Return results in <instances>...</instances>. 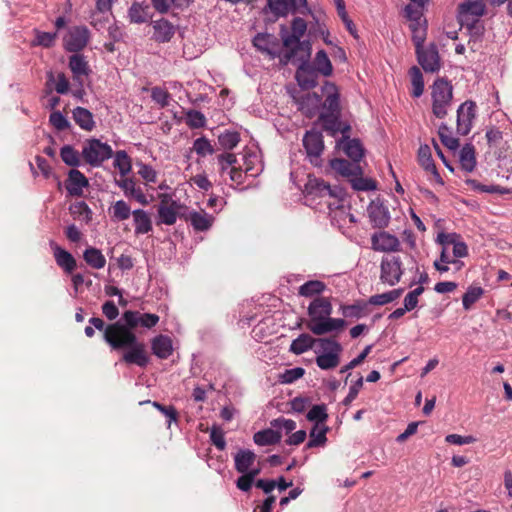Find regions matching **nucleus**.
I'll return each instance as SVG.
<instances>
[{
  "label": "nucleus",
  "instance_id": "obj_1",
  "mask_svg": "<svg viewBox=\"0 0 512 512\" xmlns=\"http://www.w3.org/2000/svg\"><path fill=\"white\" fill-rule=\"evenodd\" d=\"M103 337L113 350L127 349L121 359L126 364H136L139 367L148 365L149 356L145 344L138 341L134 331L118 326H107Z\"/></svg>",
  "mask_w": 512,
  "mask_h": 512
},
{
  "label": "nucleus",
  "instance_id": "obj_2",
  "mask_svg": "<svg viewBox=\"0 0 512 512\" xmlns=\"http://www.w3.org/2000/svg\"><path fill=\"white\" fill-rule=\"evenodd\" d=\"M332 303L328 297H315L309 304L307 328L317 336L334 331H342L346 321L342 318H332Z\"/></svg>",
  "mask_w": 512,
  "mask_h": 512
},
{
  "label": "nucleus",
  "instance_id": "obj_3",
  "mask_svg": "<svg viewBox=\"0 0 512 512\" xmlns=\"http://www.w3.org/2000/svg\"><path fill=\"white\" fill-rule=\"evenodd\" d=\"M292 33L288 34L285 28H282L281 38L283 47L286 49L280 55V62L284 65L294 60L298 53L303 52V58L311 56L312 46L309 40L301 41L307 30V24L302 18H294L291 25Z\"/></svg>",
  "mask_w": 512,
  "mask_h": 512
},
{
  "label": "nucleus",
  "instance_id": "obj_4",
  "mask_svg": "<svg viewBox=\"0 0 512 512\" xmlns=\"http://www.w3.org/2000/svg\"><path fill=\"white\" fill-rule=\"evenodd\" d=\"M432 112L437 118H444L448 113L453 98L452 85L443 78H438L432 86Z\"/></svg>",
  "mask_w": 512,
  "mask_h": 512
},
{
  "label": "nucleus",
  "instance_id": "obj_5",
  "mask_svg": "<svg viewBox=\"0 0 512 512\" xmlns=\"http://www.w3.org/2000/svg\"><path fill=\"white\" fill-rule=\"evenodd\" d=\"M321 354L316 357V364L322 370L336 368L340 363L342 345L334 338H318Z\"/></svg>",
  "mask_w": 512,
  "mask_h": 512
},
{
  "label": "nucleus",
  "instance_id": "obj_6",
  "mask_svg": "<svg viewBox=\"0 0 512 512\" xmlns=\"http://www.w3.org/2000/svg\"><path fill=\"white\" fill-rule=\"evenodd\" d=\"M112 155L113 150L111 146L102 143L98 139L87 140L83 145L81 153L84 161L93 167L100 166L104 161L110 159Z\"/></svg>",
  "mask_w": 512,
  "mask_h": 512
},
{
  "label": "nucleus",
  "instance_id": "obj_7",
  "mask_svg": "<svg viewBox=\"0 0 512 512\" xmlns=\"http://www.w3.org/2000/svg\"><path fill=\"white\" fill-rule=\"evenodd\" d=\"M121 321H117L108 326L122 327L128 331H133L139 325L145 328H153L159 322V316L152 313H141L139 311L127 310L122 314Z\"/></svg>",
  "mask_w": 512,
  "mask_h": 512
},
{
  "label": "nucleus",
  "instance_id": "obj_8",
  "mask_svg": "<svg viewBox=\"0 0 512 512\" xmlns=\"http://www.w3.org/2000/svg\"><path fill=\"white\" fill-rule=\"evenodd\" d=\"M305 193L312 197H333L340 199L343 196V190L338 186H331L325 180L309 175L305 184Z\"/></svg>",
  "mask_w": 512,
  "mask_h": 512
},
{
  "label": "nucleus",
  "instance_id": "obj_9",
  "mask_svg": "<svg viewBox=\"0 0 512 512\" xmlns=\"http://www.w3.org/2000/svg\"><path fill=\"white\" fill-rule=\"evenodd\" d=\"M380 270V280L382 283L390 286L396 285L403 275L401 258L394 255L383 257Z\"/></svg>",
  "mask_w": 512,
  "mask_h": 512
},
{
  "label": "nucleus",
  "instance_id": "obj_10",
  "mask_svg": "<svg viewBox=\"0 0 512 512\" xmlns=\"http://www.w3.org/2000/svg\"><path fill=\"white\" fill-rule=\"evenodd\" d=\"M302 142L310 162L314 166H320L322 163L321 155L324 151L322 133L315 129L309 130L305 133Z\"/></svg>",
  "mask_w": 512,
  "mask_h": 512
},
{
  "label": "nucleus",
  "instance_id": "obj_11",
  "mask_svg": "<svg viewBox=\"0 0 512 512\" xmlns=\"http://www.w3.org/2000/svg\"><path fill=\"white\" fill-rule=\"evenodd\" d=\"M310 56L303 58V52L298 53V56L291 62H299L298 69L296 71V80L300 87L304 89H311L318 84V73L312 68L309 62Z\"/></svg>",
  "mask_w": 512,
  "mask_h": 512
},
{
  "label": "nucleus",
  "instance_id": "obj_12",
  "mask_svg": "<svg viewBox=\"0 0 512 512\" xmlns=\"http://www.w3.org/2000/svg\"><path fill=\"white\" fill-rule=\"evenodd\" d=\"M485 0H465L458 7V21L461 26H469L485 13Z\"/></svg>",
  "mask_w": 512,
  "mask_h": 512
},
{
  "label": "nucleus",
  "instance_id": "obj_13",
  "mask_svg": "<svg viewBox=\"0 0 512 512\" xmlns=\"http://www.w3.org/2000/svg\"><path fill=\"white\" fill-rule=\"evenodd\" d=\"M476 118V104L473 101H465L457 110V133L466 136L470 133L473 121Z\"/></svg>",
  "mask_w": 512,
  "mask_h": 512
},
{
  "label": "nucleus",
  "instance_id": "obj_14",
  "mask_svg": "<svg viewBox=\"0 0 512 512\" xmlns=\"http://www.w3.org/2000/svg\"><path fill=\"white\" fill-rule=\"evenodd\" d=\"M270 11L277 17H284L289 12L304 14L307 10V0H267Z\"/></svg>",
  "mask_w": 512,
  "mask_h": 512
},
{
  "label": "nucleus",
  "instance_id": "obj_15",
  "mask_svg": "<svg viewBox=\"0 0 512 512\" xmlns=\"http://www.w3.org/2000/svg\"><path fill=\"white\" fill-rule=\"evenodd\" d=\"M418 63L425 72L434 73L440 70L441 62L437 46L430 44L427 48H423L416 52Z\"/></svg>",
  "mask_w": 512,
  "mask_h": 512
},
{
  "label": "nucleus",
  "instance_id": "obj_16",
  "mask_svg": "<svg viewBox=\"0 0 512 512\" xmlns=\"http://www.w3.org/2000/svg\"><path fill=\"white\" fill-rule=\"evenodd\" d=\"M339 118L340 113H321L319 116L323 129L331 136L341 133L343 138H348L351 128L349 125L342 123Z\"/></svg>",
  "mask_w": 512,
  "mask_h": 512
},
{
  "label": "nucleus",
  "instance_id": "obj_17",
  "mask_svg": "<svg viewBox=\"0 0 512 512\" xmlns=\"http://www.w3.org/2000/svg\"><path fill=\"white\" fill-rule=\"evenodd\" d=\"M371 245L375 251L397 252L400 250L399 239L386 231L374 233L371 237Z\"/></svg>",
  "mask_w": 512,
  "mask_h": 512
},
{
  "label": "nucleus",
  "instance_id": "obj_18",
  "mask_svg": "<svg viewBox=\"0 0 512 512\" xmlns=\"http://www.w3.org/2000/svg\"><path fill=\"white\" fill-rule=\"evenodd\" d=\"M89 32L86 27L72 28L64 39L65 49L77 53L88 43Z\"/></svg>",
  "mask_w": 512,
  "mask_h": 512
},
{
  "label": "nucleus",
  "instance_id": "obj_19",
  "mask_svg": "<svg viewBox=\"0 0 512 512\" xmlns=\"http://www.w3.org/2000/svg\"><path fill=\"white\" fill-rule=\"evenodd\" d=\"M153 28L152 39L157 43H167L171 41L176 32V26L165 18L152 21Z\"/></svg>",
  "mask_w": 512,
  "mask_h": 512
},
{
  "label": "nucleus",
  "instance_id": "obj_20",
  "mask_svg": "<svg viewBox=\"0 0 512 512\" xmlns=\"http://www.w3.org/2000/svg\"><path fill=\"white\" fill-rule=\"evenodd\" d=\"M50 247L57 265L66 273L71 274L77 267L75 258L71 253L60 247L56 242L50 241Z\"/></svg>",
  "mask_w": 512,
  "mask_h": 512
},
{
  "label": "nucleus",
  "instance_id": "obj_21",
  "mask_svg": "<svg viewBox=\"0 0 512 512\" xmlns=\"http://www.w3.org/2000/svg\"><path fill=\"white\" fill-rule=\"evenodd\" d=\"M88 185V179L81 171L77 169L70 170L68 178L65 181V188L71 196H82L83 188Z\"/></svg>",
  "mask_w": 512,
  "mask_h": 512
},
{
  "label": "nucleus",
  "instance_id": "obj_22",
  "mask_svg": "<svg viewBox=\"0 0 512 512\" xmlns=\"http://www.w3.org/2000/svg\"><path fill=\"white\" fill-rule=\"evenodd\" d=\"M69 68L73 74V80L79 82L81 86L82 78L88 76L91 72L85 56L79 53H75L69 57Z\"/></svg>",
  "mask_w": 512,
  "mask_h": 512
},
{
  "label": "nucleus",
  "instance_id": "obj_23",
  "mask_svg": "<svg viewBox=\"0 0 512 512\" xmlns=\"http://www.w3.org/2000/svg\"><path fill=\"white\" fill-rule=\"evenodd\" d=\"M298 109L308 118L314 117L320 107L321 97L313 92L306 93L297 99Z\"/></svg>",
  "mask_w": 512,
  "mask_h": 512
},
{
  "label": "nucleus",
  "instance_id": "obj_24",
  "mask_svg": "<svg viewBox=\"0 0 512 512\" xmlns=\"http://www.w3.org/2000/svg\"><path fill=\"white\" fill-rule=\"evenodd\" d=\"M339 311L344 318L360 319L370 314L371 310L367 301L356 300L353 304L340 305Z\"/></svg>",
  "mask_w": 512,
  "mask_h": 512
},
{
  "label": "nucleus",
  "instance_id": "obj_25",
  "mask_svg": "<svg viewBox=\"0 0 512 512\" xmlns=\"http://www.w3.org/2000/svg\"><path fill=\"white\" fill-rule=\"evenodd\" d=\"M331 168L341 176L352 178L353 176L363 175L362 167L346 159L335 158L330 161Z\"/></svg>",
  "mask_w": 512,
  "mask_h": 512
},
{
  "label": "nucleus",
  "instance_id": "obj_26",
  "mask_svg": "<svg viewBox=\"0 0 512 512\" xmlns=\"http://www.w3.org/2000/svg\"><path fill=\"white\" fill-rule=\"evenodd\" d=\"M116 184L124 191L127 197L134 198L141 205L148 204L145 194L132 178L123 177L120 180H116Z\"/></svg>",
  "mask_w": 512,
  "mask_h": 512
},
{
  "label": "nucleus",
  "instance_id": "obj_27",
  "mask_svg": "<svg viewBox=\"0 0 512 512\" xmlns=\"http://www.w3.org/2000/svg\"><path fill=\"white\" fill-rule=\"evenodd\" d=\"M418 163L425 171L431 172L437 182L443 184L432 159L431 149L427 144L421 145L418 149Z\"/></svg>",
  "mask_w": 512,
  "mask_h": 512
},
{
  "label": "nucleus",
  "instance_id": "obj_28",
  "mask_svg": "<svg viewBox=\"0 0 512 512\" xmlns=\"http://www.w3.org/2000/svg\"><path fill=\"white\" fill-rule=\"evenodd\" d=\"M456 234H439L438 239L443 246L450 248L452 246L453 257L462 258L467 256L468 248L467 245L457 240Z\"/></svg>",
  "mask_w": 512,
  "mask_h": 512
},
{
  "label": "nucleus",
  "instance_id": "obj_29",
  "mask_svg": "<svg viewBox=\"0 0 512 512\" xmlns=\"http://www.w3.org/2000/svg\"><path fill=\"white\" fill-rule=\"evenodd\" d=\"M327 96L323 102V113H340V96L333 83H326Z\"/></svg>",
  "mask_w": 512,
  "mask_h": 512
},
{
  "label": "nucleus",
  "instance_id": "obj_30",
  "mask_svg": "<svg viewBox=\"0 0 512 512\" xmlns=\"http://www.w3.org/2000/svg\"><path fill=\"white\" fill-rule=\"evenodd\" d=\"M153 354L160 359H167L173 352L172 341L168 336L159 335L151 343Z\"/></svg>",
  "mask_w": 512,
  "mask_h": 512
},
{
  "label": "nucleus",
  "instance_id": "obj_31",
  "mask_svg": "<svg viewBox=\"0 0 512 512\" xmlns=\"http://www.w3.org/2000/svg\"><path fill=\"white\" fill-rule=\"evenodd\" d=\"M340 145L344 153L355 163L359 164V161L364 155V149L358 139L343 138Z\"/></svg>",
  "mask_w": 512,
  "mask_h": 512
},
{
  "label": "nucleus",
  "instance_id": "obj_32",
  "mask_svg": "<svg viewBox=\"0 0 512 512\" xmlns=\"http://www.w3.org/2000/svg\"><path fill=\"white\" fill-rule=\"evenodd\" d=\"M130 23L142 24L151 18L150 7L148 4L134 2L128 9L127 15Z\"/></svg>",
  "mask_w": 512,
  "mask_h": 512
},
{
  "label": "nucleus",
  "instance_id": "obj_33",
  "mask_svg": "<svg viewBox=\"0 0 512 512\" xmlns=\"http://www.w3.org/2000/svg\"><path fill=\"white\" fill-rule=\"evenodd\" d=\"M277 43V38L271 34L258 33L253 39V44L258 50L265 52L273 57L276 56L274 47L277 45Z\"/></svg>",
  "mask_w": 512,
  "mask_h": 512
},
{
  "label": "nucleus",
  "instance_id": "obj_34",
  "mask_svg": "<svg viewBox=\"0 0 512 512\" xmlns=\"http://www.w3.org/2000/svg\"><path fill=\"white\" fill-rule=\"evenodd\" d=\"M413 3L409 4L404 9L405 17L410 21L409 25H419L423 23V9L428 0H411Z\"/></svg>",
  "mask_w": 512,
  "mask_h": 512
},
{
  "label": "nucleus",
  "instance_id": "obj_35",
  "mask_svg": "<svg viewBox=\"0 0 512 512\" xmlns=\"http://www.w3.org/2000/svg\"><path fill=\"white\" fill-rule=\"evenodd\" d=\"M256 460V454L251 450L240 449L234 456L235 469L239 473L247 472Z\"/></svg>",
  "mask_w": 512,
  "mask_h": 512
},
{
  "label": "nucleus",
  "instance_id": "obj_36",
  "mask_svg": "<svg viewBox=\"0 0 512 512\" xmlns=\"http://www.w3.org/2000/svg\"><path fill=\"white\" fill-rule=\"evenodd\" d=\"M312 68L318 73L325 77L331 76L333 72L332 63L324 50H319L312 63Z\"/></svg>",
  "mask_w": 512,
  "mask_h": 512
},
{
  "label": "nucleus",
  "instance_id": "obj_37",
  "mask_svg": "<svg viewBox=\"0 0 512 512\" xmlns=\"http://www.w3.org/2000/svg\"><path fill=\"white\" fill-rule=\"evenodd\" d=\"M459 161L461 168L466 172H472L476 167L475 147L467 143L460 150Z\"/></svg>",
  "mask_w": 512,
  "mask_h": 512
},
{
  "label": "nucleus",
  "instance_id": "obj_38",
  "mask_svg": "<svg viewBox=\"0 0 512 512\" xmlns=\"http://www.w3.org/2000/svg\"><path fill=\"white\" fill-rule=\"evenodd\" d=\"M315 343L318 344V339L313 338L310 334L303 333L292 341L290 351L296 355H301L312 349Z\"/></svg>",
  "mask_w": 512,
  "mask_h": 512
},
{
  "label": "nucleus",
  "instance_id": "obj_39",
  "mask_svg": "<svg viewBox=\"0 0 512 512\" xmlns=\"http://www.w3.org/2000/svg\"><path fill=\"white\" fill-rule=\"evenodd\" d=\"M134 224H135V233L146 234L152 230V221L149 214L142 210L137 209L132 212Z\"/></svg>",
  "mask_w": 512,
  "mask_h": 512
},
{
  "label": "nucleus",
  "instance_id": "obj_40",
  "mask_svg": "<svg viewBox=\"0 0 512 512\" xmlns=\"http://www.w3.org/2000/svg\"><path fill=\"white\" fill-rule=\"evenodd\" d=\"M282 435L273 429H264L254 434L253 440L259 446L275 445L281 441Z\"/></svg>",
  "mask_w": 512,
  "mask_h": 512
},
{
  "label": "nucleus",
  "instance_id": "obj_41",
  "mask_svg": "<svg viewBox=\"0 0 512 512\" xmlns=\"http://www.w3.org/2000/svg\"><path fill=\"white\" fill-rule=\"evenodd\" d=\"M73 119L77 125L86 131H91L95 127L93 114L86 108L76 107L73 110Z\"/></svg>",
  "mask_w": 512,
  "mask_h": 512
},
{
  "label": "nucleus",
  "instance_id": "obj_42",
  "mask_svg": "<svg viewBox=\"0 0 512 512\" xmlns=\"http://www.w3.org/2000/svg\"><path fill=\"white\" fill-rule=\"evenodd\" d=\"M189 219L191 225L197 231L208 230L212 226L214 221V217L212 215L207 214L205 211L191 212L189 215Z\"/></svg>",
  "mask_w": 512,
  "mask_h": 512
},
{
  "label": "nucleus",
  "instance_id": "obj_43",
  "mask_svg": "<svg viewBox=\"0 0 512 512\" xmlns=\"http://www.w3.org/2000/svg\"><path fill=\"white\" fill-rule=\"evenodd\" d=\"M326 289V284L319 280H310L302 284L298 289V294L303 297H321L320 295Z\"/></svg>",
  "mask_w": 512,
  "mask_h": 512
},
{
  "label": "nucleus",
  "instance_id": "obj_44",
  "mask_svg": "<svg viewBox=\"0 0 512 512\" xmlns=\"http://www.w3.org/2000/svg\"><path fill=\"white\" fill-rule=\"evenodd\" d=\"M328 430H329V428L326 425L315 424L310 431V434H309L310 439H309L308 443L306 444V447L314 448V447L323 446L327 441L326 434H327Z\"/></svg>",
  "mask_w": 512,
  "mask_h": 512
},
{
  "label": "nucleus",
  "instance_id": "obj_45",
  "mask_svg": "<svg viewBox=\"0 0 512 512\" xmlns=\"http://www.w3.org/2000/svg\"><path fill=\"white\" fill-rule=\"evenodd\" d=\"M85 262L94 269H102L106 264L105 256L94 247L87 248L83 253Z\"/></svg>",
  "mask_w": 512,
  "mask_h": 512
},
{
  "label": "nucleus",
  "instance_id": "obj_46",
  "mask_svg": "<svg viewBox=\"0 0 512 512\" xmlns=\"http://www.w3.org/2000/svg\"><path fill=\"white\" fill-rule=\"evenodd\" d=\"M403 293V289H394L382 294H376L370 296V298L367 300L368 305H375V306H381L388 303H391L398 299L401 294Z\"/></svg>",
  "mask_w": 512,
  "mask_h": 512
},
{
  "label": "nucleus",
  "instance_id": "obj_47",
  "mask_svg": "<svg viewBox=\"0 0 512 512\" xmlns=\"http://www.w3.org/2000/svg\"><path fill=\"white\" fill-rule=\"evenodd\" d=\"M484 295V289L480 286H470L462 296L463 308L468 311Z\"/></svg>",
  "mask_w": 512,
  "mask_h": 512
},
{
  "label": "nucleus",
  "instance_id": "obj_48",
  "mask_svg": "<svg viewBox=\"0 0 512 512\" xmlns=\"http://www.w3.org/2000/svg\"><path fill=\"white\" fill-rule=\"evenodd\" d=\"M409 75L411 78V84H412V96L413 97H420L423 94L424 91V81H423V75L421 70L417 66H413L409 70Z\"/></svg>",
  "mask_w": 512,
  "mask_h": 512
},
{
  "label": "nucleus",
  "instance_id": "obj_49",
  "mask_svg": "<svg viewBox=\"0 0 512 512\" xmlns=\"http://www.w3.org/2000/svg\"><path fill=\"white\" fill-rule=\"evenodd\" d=\"M114 167L119 170L122 177H126L132 169L131 159L124 150H119L114 156Z\"/></svg>",
  "mask_w": 512,
  "mask_h": 512
},
{
  "label": "nucleus",
  "instance_id": "obj_50",
  "mask_svg": "<svg viewBox=\"0 0 512 512\" xmlns=\"http://www.w3.org/2000/svg\"><path fill=\"white\" fill-rule=\"evenodd\" d=\"M439 138L444 146L450 150H457L459 147V140L452 136L451 129L446 124H441L438 130Z\"/></svg>",
  "mask_w": 512,
  "mask_h": 512
},
{
  "label": "nucleus",
  "instance_id": "obj_51",
  "mask_svg": "<svg viewBox=\"0 0 512 512\" xmlns=\"http://www.w3.org/2000/svg\"><path fill=\"white\" fill-rule=\"evenodd\" d=\"M306 418L311 422H315V424L325 425V422L328 419L326 405L319 404L312 406L307 413Z\"/></svg>",
  "mask_w": 512,
  "mask_h": 512
},
{
  "label": "nucleus",
  "instance_id": "obj_52",
  "mask_svg": "<svg viewBox=\"0 0 512 512\" xmlns=\"http://www.w3.org/2000/svg\"><path fill=\"white\" fill-rule=\"evenodd\" d=\"M180 205L170 207H158V216L161 223L166 225H173L177 221L178 211Z\"/></svg>",
  "mask_w": 512,
  "mask_h": 512
},
{
  "label": "nucleus",
  "instance_id": "obj_53",
  "mask_svg": "<svg viewBox=\"0 0 512 512\" xmlns=\"http://www.w3.org/2000/svg\"><path fill=\"white\" fill-rule=\"evenodd\" d=\"M218 142L223 149L232 150L240 142V135L238 132L226 130L218 136Z\"/></svg>",
  "mask_w": 512,
  "mask_h": 512
},
{
  "label": "nucleus",
  "instance_id": "obj_54",
  "mask_svg": "<svg viewBox=\"0 0 512 512\" xmlns=\"http://www.w3.org/2000/svg\"><path fill=\"white\" fill-rule=\"evenodd\" d=\"M60 156L62 161L68 166L77 167L80 165V154L70 145H65L61 148Z\"/></svg>",
  "mask_w": 512,
  "mask_h": 512
},
{
  "label": "nucleus",
  "instance_id": "obj_55",
  "mask_svg": "<svg viewBox=\"0 0 512 512\" xmlns=\"http://www.w3.org/2000/svg\"><path fill=\"white\" fill-rule=\"evenodd\" d=\"M186 124L191 129H199L203 128L206 125V117L205 115L198 110H188L186 113Z\"/></svg>",
  "mask_w": 512,
  "mask_h": 512
},
{
  "label": "nucleus",
  "instance_id": "obj_56",
  "mask_svg": "<svg viewBox=\"0 0 512 512\" xmlns=\"http://www.w3.org/2000/svg\"><path fill=\"white\" fill-rule=\"evenodd\" d=\"M412 31V40L415 45L416 52L425 48L423 46L424 41L426 39V27L423 23H419V25H409Z\"/></svg>",
  "mask_w": 512,
  "mask_h": 512
},
{
  "label": "nucleus",
  "instance_id": "obj_57",
  "mask_svg": "<svg viewBox=\"0 0 512 512\" xmlns=\"http://www.w3.org/2000/svg\"><path fill=\"white\" fill-rule=\"evenodd\" d=\"M349 181L352 188L356 191H371L376 189V182L370 178H364L363 175L353 176Z\"/></svg>",
  "mask_w": 512,
  "mask_h": 512
},
{
  "label": "nucleus",
  "instance_id": "obj_58",
  "mask_svg": "<svg viewBox=\"0 0 512 512\" xmlns=\"http://www.w3.org/2000/svg\"><path fill=\"white\" fill-rule=\"evenodd\" d=\"M35 40L33 41V45L42 46L45 48H50L54 45L55 40L57 38V33L51 32H42L39 30H34Z\"/></svg>",
  "mask_w": 512,
  "mask_h": 512
},
{
  "label": "nucleus",
  "instance_id": "obj_59",
  "mask_svg": "<svg viewBox=\"0 0 512 512\" xmlns=\"http://www.w3.org/2000/svg\"><path fill=\"white\" fill-rule=\"evenodd\" d=\"M193 151H195L197 155L205 157L207 155H212L214 153V148L210 141L206 137L202 136L194 140Z\"/></svg>",
  "mask_w": 512,
  "mask_h": 512
},
{
  "label": "nucleus",
  "instance_id": "obj_60",
  "mask_svg": "<svg viewBox=\"0 0 512 512\" xmlns=\"http://www.w3.org/2000/svg\"><path fill=\"white\" fill-rule=\"evenodd\" d=\"M70 212L74 218L83 219L86 222L91 220V210L83 201L72 204L70 206Z\"/></svg>",
  "mask_w": 512,
  "mask_h": 512
},
{
  "label": "nucleus",
  "instance_id": "obj_61",
  "mask_svg": "<svg viewBox=\"0 0 512 512\" xmlns=\"http://www.w3.org/2000/svg\"><path fill=\"white\" fill-rule=\"evenodd\" d=\"M304 374L305 370L302 367L286 369L282 374L279 375V381L284 384H291L303 377Z\"/></svg>",
  "mask_w": 512,
  "mask_h": 512
},
{
  "label": "nucleus",
  "instance_id": "obj_62",
  "mask_svg": "<svg viewBox=\"0 0 512 512\" xmlns=\"http://www.w3.org/2000/svg\"><path fill=\"white\" fill-rule=\"evenodd\" d=\"M131 215L130 206L123 200L116 201L113 205V216L119 221L127 220Z\"/></svg>",
  "mask_w": 512,
  "mask_h": 512
},
{
  "label": "nucleus",
  "instance_id": "obj_63",
  "mask_svg": "<svg viewBox=\"0 0 512 512\" xmlns=\"http://www.w3.org/2000/svg\"><path fill=\"white\" fill-rule=\"evenodd\" d=\"M50 124L58 131H64L70 127L69 121L60 111H54L49 116Z\"/></svg>",
  "mask_w": 512,
  "mask_h": 512
},
{
  "label": "nucleus",
  "instance_id": "obj_64",
  "mask_svg": "<svg viewBox=\"0 0 512 512\" xmlns=\"http://www.w3.org/2000/svg\"><path fill=\"white\" fill-rule=\"evenodd\" d=\"M151 97L153 101L159 104L162 108L169 105L170 94L167 90L161 87L152 88Z\"/></svg>",
  "mask_w": 512,
  "mask_h": 512
}]
</instances>
